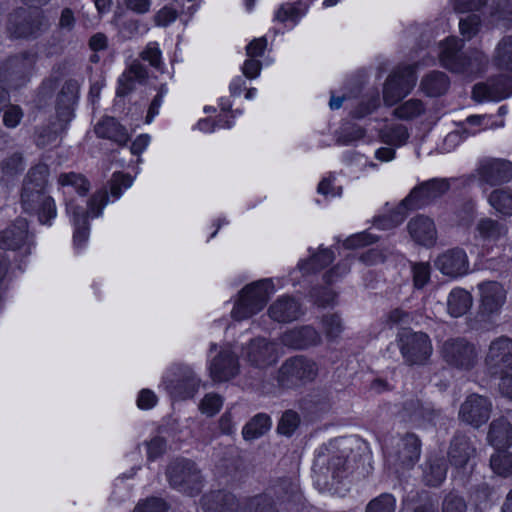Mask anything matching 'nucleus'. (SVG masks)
Returning a JSON list of instances; mask_svg holds the SVG:
<instances>
[{
    "label": "nucleus",
    "mask_w": 512,
    "mask_h": 512,
    "mask_svg": "<svg viewBox=\"0 0 512 512\" xmlns=\"http://www.w3.org/2000/svg\"><path fill=\"white\" fill-rule=\"evenodd\" d=\"M492 470L499 476L507 477L512 474V453L497 449L490 458Z\"/></svg>",
    "instance_id": "obj_38"
},
{
    "label": "nucleus",
    "mask_w": 512,
    "mask_h": 512,
    "mask_svg": "<svg viewBox=\"0 0 512 512\" xmlns=\"http://www.w3.org/2000/svg\"><path fill=\"white\" fill-rule=\"evenodd\" d=\"M477 237L483 242H496L508 233V228L491 218H482L476 226Z\"/></svg>",
    "instance_id": "obj_32"
},
{
    "label": "nucleus",
    "mask_w": 512,
    "mask_h": 512,
    "mask_svg": "<svg viewBox=\"0 0 512 512\" xmlns=\"http://www.w3.org/2000/svg\"><path fill=\"white\" fill-rule=\"evenodd\" d=\"M238 370L237 359L229 351L221 352L209 366L210 376L215 382L230 380L238 373Z\"/></svg>",
    "instance_id": "obj_22"
},
{
    "label": "nucleus",
    "mask_w": 512,
    "mask_h": 512,
    "mask_svg": "<svg viewBox=\"0 0 512 512\" xmlns=\"http://www.w3.org/2000/svg\"><path fill=\"white\" fill-rule=\"evenodd\" d=\"M278 356L277 345L263 338L252 340L245 351L247 361L260 369L276 363Z\"/></svg>",
    "instance_id": "obj_18"
},
{
    "label": "nucleus",
    "mask_w": 512,
    "mask_h": 512,
    "mask_svg": "<svg viewBox=\"0 0 512 512\" xmlns=\"http://www.w3.org/2000/svg\"><path fill=\"white\" fill-rule=\"evenodd\" d=\"M274 494L277 498V503L296 501L300 498L298 485L291 481H282L275 486Z\"/></svg>",
    "instance_id": "obj_42"
},
{
    "label": "nucleus",
    "mask_w": 512,
    "mask_h": 512,
    "mask_svg": "<svg viewBox=\"0 0 512 512\" xmlns=\"http://www.w3.org/2000/svg\"><path fill=\"white\" fill-rule=\"evenodd\" d=\"M166 504L157 498H151L136 506L134 512H166Z\"/></svg>",
    "instance_id": "obj_59"
},
{
    "label": "nucleus",
    "mask_w": 512,
    "mask_h": 512,
    "mask_svg": "<svg viewBox=\"0 0 512 512\" xmlns=\"http://www.w3.org/2000/svg\"><path fill=\"white\" fill-rule=\"evenodd\" d=\"M141 58L148 61L153 67L159 68L161 65V51L156 42L149 43L141 53Z\"/></svg>",
    "instance_id": "obj_58"
},
{
    "label": "nucleus",
    "mask_w": 512,
    "mask_h": 512,
    "mask_svg": "<svg viewBox=\"0 0 512 512\" xmlns=\"http://www.w3.org/2000/svg\"><path fill=\"white\" fill-rule=\"evenodd\" d=\"M322 328L328 339L337 338L343 331L341 318L336 314H327L322 318Z\"/></svg>",
    "instance_id": "obj_47"
},
{
    "label": "nucleus",
    "mask_w": 512,
    "mask_h": 512,
    "mask_svg": "<svg viewBox=\"0 0 512 512\" xmlns=\"http://www.w3.org/2000/svg\"><path fill=\"white\" fill-rule=\"evenodd\" d=\"M318 374L317 364L304 356L287 359L278 371V382L284 387H293L313 381Z\"/></svg>",
    "instance_id": "obj_6"
},
{
    "label": "nucleus",
    "mask_w": 512,
    "mask_h": 512,
    "mask_svg": "<svg viewBox=\"0 0 512 512\" xmlns=\"http://www.w3.org/2000/svg\"><path fill=\"white\" fill-rule=\"evenodd\" d=\"M408 232L411 238L420 245L432 246L437 239V231L432 219L417 216L408 223Z\"/></svg>",
    "instance_id": "obj_23"
},
{
    "label": "nucleus",
    "mask_w": 512,
    "mask_h": 512,
    "mask_svg": "<svg viewBox=\"0 0 512 512\" xmlns=\"http://www.w3.org/2000/svg\"><path fill=\"white\" fill-rule=\"evenodd\" d=\"M273 293L274 287L270 280H261L246 286L231 312L232 318L242 321L252 317L263 309Z\"/></svg>",
    "instance_id": "obj_2"
},
{
    "label": "nucleus",
    "mask_w": 512,
    "mask_h": 512,
    "mask_svg": "<svg viewBox=\"0 0 512 512\" xmlns=\"http://www.w3.org/2000/svg\"><path fill=\"white\" fill-rule=\"evenodd\" d=\"M57 183L64 194L68 192L67 190H73L79 196H85L90 190V182L81 173H61L57 178Z\"/></svg>",
    "instance_id": "obj_33"
},
{
    "label": "nucleus",
    "mask_w": 512,
    "mask_h": 512,
    "mask_svg": "<svg viewBox=\"0 0 512 512\" xmlns=\"http://www.w3.org/2000/svg\"><path fill=\"white\" fill-rule=\"evenodd\" d=\"M489 204L500 214L512 216V191L508 189H497L491 192L488 197Z\"/></svg>",
    "instance_id": "obj_37"
},
{
    "label": "nucleus",
    "mask_w": 512,
    "mask_h": 512,
    "mask_svg": "<svg viewBox=\"0 0 512 512\" xmlns=\"http://www.w3.org/2000/svg\"><path fill=\"white\" fill-rule=\"evenodd\" d=\"M346 470L343 455L319 453L313 466L315 483L322 489H331L345 477Z\"/></svg>",
    "instance_id": "obj_5"
},
{
    "label": "nucleus",
    "mask_w": 512,
    "mask_h": 512,
    "mask_svg": "<svg viewBox=\"0 0 512 512\" xmlns=\"http://www.w3.org/2000/svg\"><path fill=\"white\" fill-rule=\"evenodd\" d=\"M204 512H236L238 502L234 495L225 492H215L202 499Z\"/></svg>",
    "instance_id": "obj_28"
},
{
    "label": "nucleus",
    "mask_w": 512,
    "mask_h": 512,
    "mask_svg": "<svg viewBox=\"0 0 512 512\" xmlns=\"http://www.w3.org/2000/svg\"><path fill=\"white\" fill-rule=\"evenodd\" d=\"M95 133L101 138L113 140L118 144L127 143L129 136L121 124L113 117H105L95 126Z\"/></svg>",
    "instance_id": "obj_30"
},
{
    "label": "nucleus",
    "mask_w": 512,
    "mask_h": 512,
    "mask_svg": "<svg viewBox=\"0 0 512 512\" xmlns=\"http://www.w3.org/2000/svg\"><path fill=\"white\" fill-rule=\"evenodd\" d=\"M415 70L411 66L397 69L387 79L383 99L387 105H394L408 95L416 84Z\"/></svg>",
    "instance_id": "obj_12"
},
{
    "label": "nucleus",
    "mask_w": 512,
    "mask_h": 512,
    "mask_svg": "<svg viewBox=\"0 0 512 512\" xmlns=\"http://www.w3.org/2000/svg\"><path fill=\"white\" fill-rule=\"evenodd\" d=\"M475 449L470 440L465 436H457L453 439L449 451L451 462L456 467H464L474 456Z\"/></svg>",
    "instance_id": "obj_31"
},
{
    "label": "nucleus",
    "mask_w": 512,
    "mask_h": 512,
    "mask_svg": "<svg viewBox=\"0 0 512 512\" xmlns=\"http://www.w3.org/2000/svg\"><path fill=\"white\" fill-rule=\"evenodd\" d=\"M408 138L407 129L403 125H396L390 127L383 132V139L385 142L394 146L403 145Z\"/></svg>",
    "instance_id": "obj_51"
},
{
    "label": "nucleus",
    "mask_w": 512,
    "mask_h": 512,
    "mask_svg": "<svg viewBox=\"0 0 512 512\" xmlns=\"http://www.w3.org/2000/svg\"><path fill=\"white\" fill-rule=\"evenodd\" d=\"M511 94L508 87L488 86L486 84H477L473 88V97L477 101L486 99H502Z\"/></svg>",
    "instance_id": "obj_39"
},
{
    "label": "nucleus",
    "mask_w": 512,
    "mask_h": 512,
    "mask_svg": "<svg viewBox=\"0 0 512 512\" xmlns=\"http://www.w3.org/2000/svg\"><path fill=\"white\" fill-rule=\"evenodd\" d=\"M479 177L482 182L490 185H500L512 178V162L503 159L484 161L479 167Z\"/></svg>",
    "instance_id": "obj_20"
},
{
    "label": "nucleus",
    "mask_w": 512,
    "mask_h": 512,
    "mask_svg": "<svg viewBox=\"0 0 512 512\" xmlns=\"http://www.w3.org/2000/svg\"><path fill=\"white\" fill-rule=\"evenodd\" d=\"M461 45L455 37H449L440 44L439 58L444 67L457 72L473 74L479 72L486 62L483 54L477 52L473 58L458 54Z\"/></svg>",
    "instance_id": "obj_4"
},
{
    "label": "nucleus",
    "mask_w": 512,
    "mask_h": 512,
    "mask_svg": "<svg viewBox=\"0 0 512 512\" xmlns=\"http://www.w3.org/2000/svg\"><path fill=\"white\" fill-rule=\"evenodd\" d=\"M141 75L142 71L138 66H133L128 72L123 73L118 81L117 95L125 96L132 91L134 89V78L140 77Z\"/></svg>",
    "instance_id": "obj_46"
},
{
    "label": "nucleus",
    "mask_w": 512,
    "mask_h": 512,
    "mask_svg": "<svg viewBox=\"0 0 512 512\" xmlns=\"http://www.w3.org/2000/svg\"><path fill=\"white\" fill-rule=\"evenodd\" d=\"M177 18V13L174 9L164 7L158 11L155 15V23L158 26H168L172 22H174Z\"/></svg>",
    "instance_id": "obj_61"
},
{
    "label": "nucleus",
    "mask_w": 512,
    "mask_h": 512,
    "mask_svg": "<svg viewBox=\"0 0 512 512\" xmlns=\"http://www.w3.org/2000/svg\"><path fill=\"white\" fill-rule=\"evenodd\" d=\"M271 428L270 417L266 414H257L242 429V436L247 441L263 436Z\"/></svg>",
    "instance_id": "obj_34"
},
{
    "label": "nucleus",
    "mask_w": 512,
    "mask_h": 512,
    "mask_svg": "<svg viewBox=\"0 0 512 512\" xmlns=\"http://www.w3.org/2000/svg\"><path fill=\"white\" fill-rule=\"evenodd\" d=\"M300 419L296 412L286 411L278 424L277 430L280 434L290 436L297 429Z\"/></svg>",
    "instance_id": "obj_50"
},
{
    "label": "nucleus",
    "mask_w": 512,
    "mask_h": 512,
    "mask_svg": "<svg viewBox=\"0 0 512 512\" xmlns=\"http://www.w3.org/2000/svg\"><path fill=\"white\" fill-rule=\"evenodd\" d=\"M35 63L36 56L33 53H24L10 57L3 64L0 77L2 81L9 82L13 87L21 86L29 80Z\"/></svg>",
    "instance_id": "obj_13"
},
{
    "label": "nucleus",
    "mask_w": 512,
    "mask_h": 512,
    "mask_svg": "<svg viewBox=\"0 0 512 512\" xmlns=\"http://www.w3.org/2000/svg\"><path fill=\"white\" fill-rule=\"evenodd\" d=\"M423 481L428 486H439L446 478L447 466L442 456L430 455L422 466Z\"/></svg>",
    "instance_id": "obj_27"
},
{
    "label": "nucleus",
    "mask_w": 512,
    "mask_h": 512,
    "mask_svg": "<svg viewBox=\"0 0 512 512\" xmlns=\"http://www.w3.org/2000/svg\"><path fill=\"white\" fill-rule=\"evenodd\" d=\"M107 202V192L104 190L97 191L91 196L87 202L86 209L76 204L74 200L66 202L68 215L72 218L74 224L79 226L74 234V242L76 245L84 243L88 238L87 228L85 227L87 219L89 217H99L107 205Z\"/></svg>",
    "instance_id": "obj_3"
},
{
    "label": "nucleus",
    "mask_w": 512,
    "mask_h": 512,
    "mask_svg": "<svg viewBox=\"0 0 512 512\" xmlns=\"http://www.w3.org/2000/svg\"><path fill=\"white\" fill-rule=\"evenodd\" d=\"M236 427L235 417L231 410H227L219 419V428L223 434L234 433Z\"/></svg>",
    "instance_id": "obj_63"
},
{
    "label": "nucleus",
    "mask_w": 512,
    "mask_h": 512,
    "mask_svg": "<svg viewBox=\"0 0 512 512\" xmlns=\"http://www.w3.org/2000/svg\"><path fill=\"white\" fill-rule=\"evenodd\" d=\"M448 189L449 184L446 180L433 179L415 188L403 201V204L412 208L421 207L442 196Z\"/></svg>",
    "instance_id": "obj_19"
},
{
    "label": "nucleus",
    "mask_w": 512,
    "mask_h": 512,
    "mask_svg": "<svg viewBox=\"0 0 512 512\" xmlns=\"http://www.w3.org/2000/svg\"><path fill=\"white\" fill-rule=\"evenodd\" d=\"M261 71V63L255 58H249L244 62L242 72L245 77L255 79L259 76Z\"/></svg>",
    "instance_id": "obj_64"
},
{
    "label": "nucleus",
    "mask_w": 512,
    "mask_h": 512,
    "mask_svg": "<svg viewBox=\"0 0 512 512\" xmlns=\"http://www.w3.org/2000/svg\"><path fill=\"white\" fill-rule=\"evenodd\" d=\"M48 168L46 165H37L25 177L21 205L27 213L37 214L42 224H50L57 215L54 199L46 193Z\"/></svg>",
    "instance_id": "obj_1"
},
{
    "label": "nucleus",
    "mask_w": 512,
    "mask_h": 512,
    "mask_svg": "<svg viewBox=\"0 0 512 512\" xmlns=\"http://www.w3.org/2000/svg\"><path fill=\"white\" fill-rule=\"evenodd\" d=\"M146 447L148 459L154 460L165 451L166 444L162 438H154L146 444Z\"/></svg>",
    "instance_id": "obj_62"
},
{
    "label": "nucleus",
    "mask_w": 512,
    "mask_h": 512,
    "mask_svg": "<svg viewBox=\"0 0 512 512\" xmlns=\"http://www.w3.org/2000/svg\"><path fill=\"white\" fill-rule=\"evenodd\" d=\"M132 178L123 173H114L110 181V193L113 197L119 198L123 189H127L132 185Z\"/></svg>",
    "instance_id": "obj_53"
},
{
    "label": "nucleus",
    "mask_w": 512,
    "mask_h": 512,
    "mask_svg": "<svg viewBox=\"0 0 512 512\" xmlns=\"http://www.w3.org/2000/svg\"><path fill=\"white\" fill-rule=\"evenodd\" d=\"M492 409L493 404L489 398L479 394H471L461 404L458 416L462 422L474 428H479L488 422Z\"/></svg>",
    "instance_id": "obj_14"
},
{
    "label": "nucleus",
    "mask_w": 512,
    "mask_h": 512,
    "mask_svg": "<svg viewBox=\"0 0 512 512\" xmlns=\"http://www.w3.org/2000/svg\"><path fill=\"white\" fill-rule=\"evenodd\" d=\"M23 118V111L19 106L10 105L4 112L3 124L7 128L17 127Z\"/></svg>",
    "instance_id": "obj_56"
},
{
    "label": "nucleus",
    "mask_w": 512,
    "mask_h": 512,
    "mask_svg": "<svg viewBox=\"0 0 512 512\" xmlns=\"http://www.w3.org/2000/svg\"><path fill=\"white\" fill-rule=\"evenodd\" d=\"M443 359L459 369H471L478 360L476 347L464 339H449L441 348Z\"/></svg>",
    "instance_id": "obj_11"
},
{
    "label": "nucleus",
    "mask_w": 512,
    "mask_h": 512,
    "mask_svg": "<svg viewBox=\"0 0 512 512\" xmlns=\"http://www.w3.org/2000/svg\"><path fill=\"white\" fill-rule=\"evenodd\" d=\"M442 512H466V503L460 496L448 494L443 501Z\"/></svg>",
    "instance_id": "obj_57"
},
{
    "label": "nucleus",
    "mask_w": 512,
    "mask_h": 512,
    "mask_svg": "<svg viewBox=\"0 0 512 512\" xmlns=\"http://www.w3.org/2000/svg\"><path fill=\"white\" fill-rule=\"evenodd\" d=\"M164 384L173 398L183 400L195 395L200 380L189 367L178 365L166 374Z\"/></svg>",
    "instance_id": "obj_8"
},
{
    "label": "nucleus",
    "mask_w": 512,
    "mask_h": 512,
    "mask_svg": "<svg viewBox=\"0 0 512 512\" xmlns=\"http://www.w3.org/2000/svg\"><path fill=\"white\" fill-rule=\"evenodd\" d=\"M431 268L428 263L418 262L412 265L413 285L417 289H422L430 280Z\"/></svg>",
    "instance_id": "obj_49"
},
{
    "label": "nucleus",
    "mask_w": 512,
    "mask_h": 512,
    "mask_svg": "<svg viewBox=\"0 0 512 512\" xmlns=\"http://www.w3.org/2000/svg\"><path fill=\"white\" fill-rule=\"evenodd\" d=\"M424 106L420 100L410 99L394 110V115L400 119L408 120L421 115Z\"/></svg>",
    "instance_id": "obj_44"
},
{
    "label": "nucleus",
    "mask_w": 512,
    "mask_h": 512,
    "mask_svg": "<svg viewBox=\"0 0 512 512\" xmlns=\"http://www.w3.org/2000/svg\"><path fill=\"white\" fill-rule=\"evenodd\" d=\"M46 27L47 21L44 16L37 14L34 18L9 29L15 37H35Z\"/></svg>",
    "instance_id": "obj_36"
},
{
    "label": "nucleus",
    "mask_w": 512,
    "mask_h": 512,
    "mask_svg": "<svg viewBox=\"0 0 512 512\" xmlns=\"http://www.w3.org/2000/svg\"><path fill=\"white\" fill-rule=\"evenodd\" d=\"M404 412L411 422L421 426L425 420L432 421V412L422 407L418 401H411L404 407Z\"/></svg>",
    "instance_id": "obj_41"
},
{
    "label": "nucleus",
    "mask_w": 512,
    "mask_h": 512,
    "mask_svg": "<svg viewBox=\"0 0 512 512\" xmlns=\"http://www.w3.org/2000/svg\"><path fill=\"white\" fill-rule=\"evenodd\" d=\"M223 402V398L220 395L209 393L206 394L200 402L199 409L203 414L212 417L219 412L223 406Z\"/></svg>",
    "instance_id": "obj_48"
},
{
    "label": "nucleus",
    "mask_w": 512,
    "mask_h": 512,
    "mask_svg": "<svg viewBox=\"0 0 512 512\" xmlns=\"http://www.w3.org/2000/svg\"><path fill=\"white\" fill-rule=\"evenodd\" d=\"M79 84L75 80H68L62 86L60 92V102L67 108H70L77 100Z\"/></svg>",
    "instance_id": "obj_52"
},
{
    "label": "nucleus",
    "mask_w": 512,
    "mask_h": 512,
    "mask_svg": "<svg viewBox=\"0 0 512 512\" xmlns=\"http://www.w3.org/2000/svg\"><path fill=\"white\" fill-rule=\"evenodd\" d=\"M473 305V297L466 289L453 288L446 299L447 313L453 318L465 315Z\"/></svg>",
    "instance_id": "obj_26"
},
{
    "label": "nucleus",
    "mask_w": 512,
    "mask_h": 512,
    "mask_svg": "<svg viewBox=\"0 0 512 512\" xmlns=\"http://www.w3.org/2000/svg\"><path fill=\"white\" fill-rule=\"evenodd\" d=\"M479 291L480 312L485 316L498 315L506 303L507 292L496 281H485L477 285Z\"/></svg>",
    "instance_id": "obj_15"
},
{
    "label": "nucleus",
    "mask_w": 512,
    "mask_h": 512,
    "mask_svg": "<svg viewBox=\"0 0 512 512\" xmlns=\"http://www.w3.org/2000/svg\"><path fill=\"white\" fill-rule=\"evenodd\" d=\"M449 81L442 72H431L421 81V89L428 96H439L448 89Z\"/></svg>",
    "instance_id": "obj_35"
},
{
    "label": "nucleus",
    "mask_w": 512,
    "mask_h": 512,
    "mask_svg": "<svg viewBox=\"0 0 512 512\" xmlns=\"http://www.w3.org/2000/svg\"><path fill=\"white\" fill-rule=\"evenodd\" d=\"M28 223L19 218L0 234V246L4 249H18L28 240Z\"/></svg>",
    "instance_id": "obj_25"
},
{
    "label": "nucleus",
    "mask_w": 512,
    "mask_h": 512,
    "mask_svg": "<svg viewBox=\"0 0 512 512\" xmlns=\"http://www.w3.org/2000/svg\"><path fill=\"white\" fill-rule=\"evenodd\" d=\"M488 442L496 449H503L512 444V425L505 418L495 419L489 428Z\"/></svg>",
    "instance_id": "obj_29"
},
{
    "label": "nucleus",
    "mask_w": 512,
    "mask_h": 512,
    "mask_svg": "<svg viewBox=\"0 0 512 512\" xmlns=\"http://www.w3.org/2000/svg\"><path fill=\"white\" fill-rule=\"evenodd\" d=\"M495 59L500 69L512 72V36L504 38L499 43Z\"/></svg>",
    "instance_id": "obj_40"
},
{
    "label": "nucleus",
    "mask_w": 512,
    "mask_h": 512,
    "mask_svg": "<svg viewBox=\"0 0 512 512\" xmlns=\"http://www.w3.org/2000/svg\"><path fill=\"white\" fill-rule=\"evenodd\" d=\"M275 505L272 496L258 495L248 501L245 512H278Z\"/></svg>",
    "instance_id": "obj_43"
},
{
    "label": "nucleus",
    "mask_w": 512,
    "mask_h": 512,
    "mask_svg": "<svg viewBox=\"0 0 512 512\" xmlns=\"http://www.w3.org/2000/svg\"><path fill=\"white\" fill-rule=\"evenodd\" d=\"M479 27L480 18L477 15H470L459 22L460 32L468 40L478 33Z\"/></svg>",
    "instance_id": "obj_54"
},
{
    "label": "nucleus",
    "mask_w": 512,
    "mask_h": 512,
    "mask_svg": "<svg viewBox=\"0 0 512 512\" xmlns=\"http://www.w3.org/2000/svg\"><path fill=\"white\" fill-rule=\"evenodd\" d=\"M434 265L441 274L453 279L462 277L470 271L468 256L460 248L449 249L443 252L435 259Z\"/></svg>",
    "instance_id": "obj_16"
},
{
    "label": "nucleus",
    "mask_w": 512,
    "mask_h": 512,
    "mask_svg": "<svg viewBox=\"0 0 512 512\" xmlns=\"http://www.w3.org/2000/svg\"><path fill=\"white\" fill-rule=\"evenodd\" d=\"M267 47V40L265 37L256 38L252 40L246 47V54L249 58H257L263 55Z\"/></svg>",
    "instance_id": "obj_60"
},
{
    "label": "nucleus",
    "mask_w": 512,
    "mask_h": 512,
    "mask_svg": "<svg viewBox=\"0 0 512 512\" xmlns=\"http://www.w3.org/2000/svg\"><path fill=\"white\" fill-rule=\"evenodd\" d=\"M280 340L289 348L305 349L320 344L321 335L312 326H301L284 332Z\"/></svg>",
    "instance_id": "obj_21"
},
{
    "label": "nucleus",
    "mask_w": 512,
    "mask_h": 512,
    "mask_svg": "<svg viewBox=\"0 0 512 512\" xmlns=\"http://www.w3.org/2000/svg\"><path fill=\"white\" fill-rule=\"evenodd\" d=\"M305 11L306 9L300 12L296 7L290 4L282 5L275 13V20L280 22H286L288 20L296 21L305 13Z\"/></svg>",
    "instance_id": "obj_55"
},
{
    "label": "nucleus",
    "mask_w": 512,
    "mask_h": 512,
    "mask_svg": "<svg viewBox=\"0 0 512 512\" xmlns=\"http://www.w3.org/2000/svg\"><path fill=\"white\" fill-rule=\"evenodd\" d=\"M170 484L189 495L198 492L201 487L200 471L189 460H177L168 468Z\"/></svg>",
    "instance_id": "obj_10"
},
{
    "label": "nucleus",
    "mask_w": 512,
    "mask_h": 512,
    "mask_svg": "<svg viewBox=\"0 0 512 512\" xmlns=\"http://www.w3.org/2000/svg\"><path fill=\"white\" fill-rule=\"evenodd\" d=\"M400 351L409 364H423L432 353V344L423 332L404 331L399 338Z\"/></svg>",
    "instance_id": "obj_9"
},
{
    "label": "nucleus",
    "mask_w": 512,
    "mask_h": 512,
    "mask_svg": "<svg viewBox=\"0 0 512 512\" xmlns=\"http://www.w3.org/2000/svg\"><path fill=\"white\" fill-rule=\"evenodd\" d=\"M395 508V498L391 494H381L369 502L366 512H395Z\"/></svg>",
    "instance_id": "obj_45"
},
{
    "label": "nucleus",
    "mask_w": 512,
    "mask_h": 512,
    "mask_svg": "<svg viewBox=\"0 0 512 512\" xmlns=\"http://www.w3.org/2000/svg\"><path fill=\"white\" fill-rule=\"evenodd\" d=\"M268 313L274 321L288 323L297 320L301 316L302 310L294 298L282 296L270 305Z\"/></svg>",
    "instance_id": "obj_24"
},
{
    "label": "nucleus",
    "mask_w": 512,
    "mask_h": 512,
    "mask_svg": "<svg viewBox=\"0 0 512 512\" xmlns=\"http://www.w3.org/2000/svg\"><path fill=\"white\" fill-rule=\"evenodd\" d=\"M420 452L419 438L414 434H408L398 441L395 452L388 456V462L395 467L410 468L418 461Z\"/></svg>",
    "instance_id": "obj_17"
},
{
    "label": "nucleus",
    "mask_w": 512,
    "mask_h": 512,
    "mask_svg": "<svg viewBox=\"0 0 512 512\" xmlns=\"http://www.w3.org/2000/svg\"><path fill=\"white\" fill-rule=\"evenodd\" d=\"M487 371L499 379L512 373V339L500 336L492 340L484 357Z\"/></svg>",
    "instance_id": "obj_7"
}]
</instances>
